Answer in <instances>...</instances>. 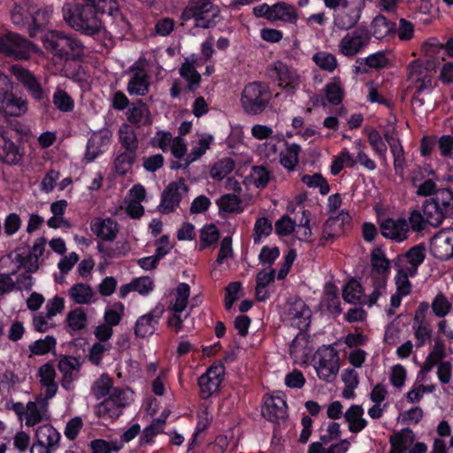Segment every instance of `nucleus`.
Returning a JSON list of instances; mask_svg holds the SVG:
<instances>
[{"mask_svg":"<svg viewBox=\"0 0 453 453\" xmlns=\"http://www.w3.org/2000/svg\"><path fill=\"white\" fill-rule=\"evenodd\" d=\"M101 10L94 5L74 2L65 3L62 14L65 22L74 31L87 36H96L104 31L100 17Z\"/></svg>","mask_w":453,"mask_h":453,"instance_id":"nucleus-1","label":"nucleus"},{"mask_svg":"<svg viewBox=\"0 0 453 453\" xmlns=\"http://www.w3.org/2000/svg\"><path fill=\"white\" fill-rule=\"evenodd\" d=\"M324 5L334 10L333 25L340 31H349L358 23L365 0H323Z\"/></svg>","mask_w":453,"mask_h":453,"instance_id":"nucleus-2","label":"nucleus"},{"mask_svg":"<svg viewBox=\"0 0 453 453\" xmlns=\"http://www.w3.org/2000/svg\"><path fill=\"white\" fill-rule=\"evenodd\" d=\"M219 15V9L211 0H189L181 13V19L195 20L197 27L209 28L215 25V19Z\"/></svg>","mask_w":453,"mask_h":453,"instance_id":"nucleus-3","label":"nucleus"},{"mask_svg":"<svg viewBox=\"0 0 453 453\" xmlns=\"http://www.w3.org/2000/svg\"><path fill=\"white\" fill-rule=\"evenodd\" d=\"M271 100L269 87L262 82H250L247 84L241 96V104L248 114L257 115L262 113Z\"/></svg>","mask_w":453,"mask_h":453,"instance_id":"nucleus-4","label":"nucleus"},{"mask_svg":"<svg viewBox=\"0 0 453 453\" xmlns=\"http://www.w3.org/2000/svg\"><path fill=\"white\" fill-rule=\"evenodd\" d=\"M313 367L319 380L333 382L340 370L339 351L332 345L319 348L313 357Z\"/></svg>","mask_w":453,"mask_h":453,"instance_id":"nucleus-5","label":"nucleus"},{"mask_svg":"<svg viewBox=\"0 0 453 453\" xmlns=\"http://www.w3.org/2000/svg\"><path fill=\"white\" fill-rule=\"evenodd\" d=\"M311 311L308 305L299 297H290L281 313V320L288 326L306 330L311 324Z\"/></svg>","mask_w":453,"mask_h":453,"instance_id":"nucleus-6","label":"nucleus"},{"mask_svg":"<svg viewBox=\"0 0 453 453\" xmlns=\"http://www.w3.org/2000/svg\"><path fill=\"white\" fill-rule=\"evenodd\" d=\"M37 47L21 35L9 33L0 35V52L16 60L28 59Z\"/></svg>","mask_w":453,"mask_h":453,"instance_id":"nucleus-7","label":"nucleus"},{"mask_svg":"<svg viewBox=\"0 0 453 453\" xmlns=\"http://www.w3.org/2000/svg\"><path fill=\"white\" fill-rule=\"evenodd\" d=\"M225 375V366L221 364L211 365L204 373L198 378L200 396L208 399L219 391Z\"/></svg>","mask_w":453,"mask_h":453,"instance_id":"nucleus-8","label":"nucleus"},{"mask_svg":"<svg viewBox=\"0 0 453 453\" xmlns=\"http://www.w3.org/2000/svg\"><path fill=\"white\" fill-rule=\"evenodd\" d=\"M370 37L364 30H352L346 33L339 41V53L347 58H353L361 53L369 44Z\"/></svg>","mask_w":453,"mask_h":453,"instance_id":"nucleus-9","label":"nucleus"},{"mask_svg":"<svg viewBox=\"0 0 453 453\" xmlns=\"http://www.w3.org/2000/svg\"><path fill=\"white\" fill-rule=\"evenodd\" d=\"M428 310L429 303L421 302L414 313L412 329L418 347L424 346L432 337L431 323L426 319Z\"/></svg>","mask_w":453,"mask_h":453,"instance_id":"nucleus-10","label":"nucleus"},{"mask_svg":"<svg viewBox=\"0 0 453 453\" xmlns=\"http://www.w3.org/2000/svg\"><path fill=\"white\" fill-rule=\"evenodd\" d=\"M188 193V187L184 180L171 182L164 190L158 211L168 214L173 212L180 205L181 198Z\"/></svg>","mask_w":453,"mask_h":453,"instance_id":"nucleus-11","label":"nucleus"},{"mask_svg":"<svg viewBox=\"0 0 453 453\" xmlns=\"http://www.w3.org/2000/svg\"><path fill=\"white\" fill-rule=\"evenodd\" d=\"M431 253L441 260L453 257V228H445L436 233L431 240Z\"/></svg>","mask_w":453,"mask_h":453,"instance_id":"nucleus-12","label":"nucleus"},{"mask_svg":"<svg viewBox=\"0 0 453 453\" xmlns=\"http://www.w3.org/2000/svg\"><path fill=\"white\" fill-rule=\"evenodd\" d=\"M11 72L35 101L41 102L43 100L45 91L38 79L31 72L19 65H12Z\"/></svg>","mask_w":453,"mask_h":453,"instance_id":"nucleus-13","label":"nucleus"},{"mask_svg":"<svg viewBox=\"0 0 453 453\" xmlns=\"http://www.w3.org/2000/svg\"><path fill=\"white\" fill-rule=\"evenodd\" d=\"M46 246V239L44 237L37 238L32 249L29 251V259L19 254L14 253L11 257L18 264V267L23 266L27 272H35L39 267V259L42 257Z\"/></svg>","mask_w":453,"mask_h":453,"instance_id":"nucleus-14","label":"nucleus"},{"mask_svg":"<svg viewBox=\"0 0 453 453\" xmlns=\"http://www.w3.org/2000/svg\"><path fill=\"white\" fill-rule=\"evenodd\" d=\"M380 227L385 238L397 242L406 240L409 234V224L403 218L396 219L387 218L380 222Z\"/></svg>","mask_w":453,"mask_h":453,"instance_id":"nucleus-15","label":"nucleus"},{"mask_svg":"<svg viewBox=\"0 0 453 453\" xmlns=\"http://www.w3.org/2000/svg\"><path fill=\"white\" fill-rule=\"evenodd\" d=\"M150 90L149 75L142 67L131 66L129 79L127 84V91L130 96H144Z\"/></svg>","mask_w":453,"mask_h":453,"instance_id":"nucleus-16","label":"nucleus"},{"mask_svg":"<svg viewBox=\"0 0 453 453\" xmlns=\"http://www.w3.org/2000/svg\"><path fill=\"white\" fill-rule=\"evenodd\" d=\"M111 136V131L106 128L94 132L87 143L85 159L92 162L102 154L110 145Z\"/></svg>","mask_w":453,"mask_h":453,"instance_id":"nucleus-17","label":"nucleus"},{"mask_svg":"<svg viewBox=\"0 0 453 453\" xmlns=\"http://www.w3.org/2000/svg\"><path fill=\"white\" fill-rule=\"evenodd\" d=\"M272 77L278 81L280 87L296 89L300 83V76L296 70L290 68L283 62H275L271 67Z\"/></svg>","mask_w":453,"mask_h":453,"instance_id":"nucleus-18","label":"nucleus"},{"mask_svg":"<svg viewBox=\"0 0 453 453\" xmlns=\"http://www.w3.org/2000/svg\"><path fill=\"white\" fill-rule=\"evenodd\" d=\"M262 414L271 422L284 419L287 416V404L284 398L281 395L265 396Z\"/></svg>","mask_w":453,"mask_h":453,"instance_id":"nucleus-19","label":"nucleus"},{"mask_svg":"<svg viewBox=\"0 0 453 453\" xmlns=\"http://www.w3.org/2000/svg\"><path fill=\"white\" fill-rule=\"evenodd\" d=\"M312 352L310 336L305 330L299 331L289 346V353L295 363L304 364Z\"/></svg>","mask_w":453,"mask_h":453,"instance_id":"nucleus-20","label":"nucleus"},{"mask_svg":"<svg viewBox=\"0 0 453 453\" xmlns=\"http://www.w3.org/2000/svg\"><path fill=\"white\" fill-rule=\"evenodd\" d=\"M162 313V310L154 309L147 314L140 316L134 325V334L139 338L153 334Z\"/></svg>","mask_w":453,"mask_h":453,"instance_id":"nucleus-21","label":"nucleus"},{"mask_svg":"<svg viewBox=\"0 0 453 453\" xmlns=\"http://www.w3.org/2000/svg\"><path fill=\"white\" fill-rule=\"evenodd\" d=\"M81 363L79 359L72 356L62 357L58 364V368L62 374V387L65 389L71 388V384L78 378Z\"/></svg>","mask_w":453,"mask_h":453,"instance_id":"nucleus-22","label":"nucleus"},{"mask_svg":"<svg viewBox=\"0 0 453 453\" xmlns=\"http://www.w3.org/2000/svg\"><path fill=\"white\" fill-rule=\"evenodd\" d=\"M426 258V247L418 244L411 248L405 254L398 257L396 265H403L408 269L409 274L416 275L418 266Z\"/></svg>","mask_w":453,"mask_h":453,"instance_id":"nucleus-23","label":"nucleus"},{"mask_svg":"<svg viewBox=\"0 0 453 453\" xmlns=\"http://www.w3.org/2000/svg\"><path fill=\"white\" fill-rule=\"evenodd\" d=\"M48 402L42 397H37L35 401L27 403V415L25 423L27 426H34L42 420L49 419Z\"/></svg>","mask_w":453,"mask_h":453,"instance_id":"nucleus-24","label":"nucleus"},{"mask_svg":"<svg viewBox=\"0 0 453 453\" xmlns=\"http://www.w3.org/2000/svg\"><path fill=\"white\" fill-rule=\"evenodd\" d=\"M90 229L94 234L104 241H112L115 239L119 226L116 221L111 218H95L90 223Z\"/></svg>","mask_w":453,"mask_h":453,"instance_id":"nucleus-25","label":"nucleus"},{"mask_svg":"<svg viewBox=\"0 0 453 453\" xmlns=\"http://www.w3.org/2000/svg\"><path fill=\"white\" fill-rule=\"evenodd\" d=\"M127 119L139 127L150 125L152 123V116L148 105L142 100L130 104L127 112Z\"/></svg>","mask_w":453,"mask_h":453,"instance_id":"nucleus-26","label":"nucleus"},{"mask_svg":"<svg viewBox=\"0 0 453 453\" xmlns=\"http://www.w3.org/2000/svg\"><path fill=\"white\" fill-rule=\"evenodd\" d=\"M365 410L362 405L351 404L344 412L343 418L348 424L349 432L358 434L368 425L367 419L364 417Z\"/></svg>","mask_w":453,"mask_h":453,"instance_id":"nucleus-27","label":"nucleus"},{"mask_svg":"<svg viewBox=\"0 0 453 453\" xmlns=\"http://www.w3.org/2000/svg\"><path fill=\"white\" fill-rule=\"evenodd\" d=\"M414 441V432L409 427L403 428L390 435V449L388 453H406Z\"/></svg>","mask_w":453,"mask_h":453,"instance_id":"nucleus-28","label":"nucleus"},{"mask_svg":"<svg viewBox=\"0 0 453 453\" xmlns=\"http://www.w3.org/2000/svg\"><path fill=\"white\" fill-rule=\"evenodd\" d=\"M423 213L426 217V223L434 227L439 226L444 219L450 216L448 211H445L441 204H439L434 196L425 201L423 204Z\"/></svg>","mask_w":453,"mask_h":453,"instance_id":"nucleus-29","label":"nucleus"},{"mask_svg":"<svg viewBox=\"0 0 453 453\" xmlns=\"http://www.w3.org/2000/svg\"><path fill=\"white\" fill-rule=\"evenodd\" d=\"M423 213L426 217V223L434 227L439 226L444 219L450 216L448 211H445L441 204H439L434 196L425 201L423 204Z\"/></svg>","mask_w":453,"mask_h":453,"instance_id":"nucleus-30","label":"nucleus"},{"mask_svg":"<svg viewBox=\"0 0 453 453\" xmlns=\"http://www.w3.org/2000/svg\"><path fill=\"white\" fill-rule=\"evenodd\" d=\"M372 271L369 279L388 280L390 262L380 250H375L371 255Z\"/></svg>","mask_w":453,"mask_h":453,"instance_id":"nucleus-31","label":"nucleus"},{"mask_svg":"<svg viewBox=\"0 0 453 453\" xmlns=\"http://www.w3.org/2000/svg\"><path fill=\"white\" fill-rule=\"evenodd\" d=\"M85 55V47L82 42L75 35L64 32L62 58L75 60Z\"/></svg>","mask_w":453,"mask_h":453,"instance_id":"nucleus-32","label":"nucleus"},{"mask_svg":"<svg viewBox=\"0 0 453 453\" xmlns=\"http://www.w3.org/2000/svg\"><path fill=\"white\" fill-rule=\"evenodd\" d=\"M22 157L19 149L7 133L0 134V160L9 165L18 164Z\"/></svg>","mask_w":453,"mask_h":453,"instance_id":"nucleus-33","label":"nucleus"},{"mask_svg":"<svg viewBox=\"0 0 453 453\" xmlns=\"http://www.w3.org/2000/svg\"><path fill=\"white\" fill-rule=\"evenodd\" d=\"M60 434L51 425L39 426L35 431L36 443L55 450L60 441Z\"/></svg>","mask_w":453,"mask_h":453,"instance_id":"nucleus-34","label":"nucleus"},{"mask_svg":"<svg viewBox=\"0 0 453 453\" xmlns=\"http://www.w3.org/2000/svg\"><path fill=\"white\" fill-rule=\"evenodd\" d=\"M27 109V100L22 96H16L12 92L0 103V110L10 116L24 115Z\"/></svg>","mask_w":453,"mask_h":453,"instance_id":"nucleus-35","label":"nucleus"},{"mask_svg":"<svg viewBox=\"0 0 453 453\" xmlns=\"http://www.w3.org/2000/svg\"><path fill=\"white\" fill-rule=\"evenodd\" d=\"M298 14L294 6L285 2L273 4L271 22L280 21L283 23L296 24Z\"/></svg>","mask_w":453,"mask_h":453,"instance_id":"nucleus-36","label":"nucleus"},{"mask_svg":"<svg viewBox=\"0 0 453 453\" xmlns=\"http://www.w3.org/2000/svg\"><path fill=\"white\" fill-rule=\"evenodd\" d=\"M70 298L77 304H90L96 301L93 288L84 283H76L68 291Z\"/></svg>","mask_w":453,"mask_h":453,"instance_id":"nucleus-37","label":"nucleus"},{"mask_svg":"<svg viewBox=\"0 0 453 453\" xmlns=\"http://www.w3.org/2000/svg\"><path fill=\"white\" fill-rule=\"evenodd\" d=\"M64 32L51 30L42 37V42L47 51L62 58Z\"/></svg>","mask_w":453,"mask_h":453,"instance_id":"nucleus-38","label":"nucleus"},{"mask_svg":"<svg viewBox=\"0 0 453 453\" xmlns=\"http://www.w3.org/2000/svg\"><path fill=\"white\" fill-rule=\"evenodd\" d=\"M213 136L208 134H203L198 137V140L193 145L190 153L184 158V166H188L191 163L198 160L209 150Z\"/></svg>","mask_w":453,"mask_h":453,"instance_id":"nucleus-39","label":"nucleus"},{"mask_svg":"<svg viewBox=\"0 0 453 453\" xmlns=\"http://www.w3.org/2000/svg\"><path fill=\"white\" fill-rule=\"evenodd\" d=\"M395 31V24L383 15H377L371 23V33L378 40L386 38Z\"/></svg>","mask_w":453,"mask_h":453,"instance_id":"nucleus-40","label":"nucleus"},{"mask_svg":"<svg viewBox=\"0 0 453 453\" xmlns=\"http://www.w3.org/2000/svg\"><path fill=\"white\" fill-rule=\"evenodd\" d=\"M190 296V287L187 283H180L177 286L173 298L170 301L168 309L171 311H183L188 305V300Z\"/></svg>","mask_w":453,"mask_h":453,"instance_id":"nucleus-41","label":"nucleus"},{"mask_svg":"<svg viewBox=\"0 0 453 453\" xmlns=\"http://www.w3.org/2000/svg\"><path fill=\"white\" fill-rule=\"evenodd\" d=\"M301 148L296 143H287L286 149L280 152V165L288 171H294L299 162Z\"/></svg>","mask_w":453,"mask_h":453,"instance_id":"nucleus-42","label":"nucleus"},{"mask_svg":"<svg viewBox=\"0 0 453 453\" xmlns=\"http://www.w3.org/2000/svg\"><path fill=\"white\" fill-rule=\"evenodd\" d=\"M423 55L427 58L428 66L435 65V59L442 58L445 52V48L436 38L427 40L421 48Z\"/></svg>","mask_w":453,"mask_h":453,"instance_id":"nucleus-43","label":"nucleus"},{"mask_svg":"<svg viewBox=\"0 0 453 453\" xmlns=\"http://www.w3.org/2000/svg\"><path fill=\"white\" fill-rule=\"evenodd\" d=\"M311 59L320 70L329 73H334L338 66L336 57L328 51H318L313 54Z\"/></svg>","mask_w":453,"mask_h":453,"instance_id":"nucleus-44","label":"nucleus"},{"mask_svg":"<svg viewBox=\"0 0 453 453\" xmlns=\"http://www.w3.org/2000/svg\"><path fill=\"white\" fill-rule=\"evenodd\" d=\"M112 388H114L112 379L107 373H103L92 384L90 392L96 399L99 400L110 395Z\"/></svg>","mask_w":453,"mask_h":453,"instance_id":"nucleus-45","label":"nucleus"},{"mask_svg":"<svg viewBox=\"0 0 453 453\" xmlns=\"http://www.w3.org/2000/svg\"><path fill=\"white\" fill-rule=\"evenodd\" d=\"M119 141L126 150L136 153L138 139L134 129L129 124H122L119 129Z\"/></svg>","mask_w":453,"mask_h":453,"instance_id":"nucleus-46","label":"nucleus"},{"mask_svg":"<svg viewBox=\"0 0 453 453\" xmlns=\"http://www.w3.org/2000/svg\"><path fill=\"white\" fill-rule=\"evenodd\" d=\"M57 346V339L53 335L36 340L28 345L31 355L43 356L53 350Z\"/></svg>","mask_w":453,"mask_h":453,"instance_id":"nucleus-47","label":"nucleus"},{"mask_svg":"<svg viewBox=\"0 0 453 453\" xmlns=\"http://www.w3.org/2000/svg\"><path fill=\"white\" fill-rule=\"evenodd\" d=\"M396 266V274L395 276V284L396 287V291L402 295L409 296L411 293V283L409 280L410 277H414L415 275L409 274V271L404 267L403 265H395Z\"/></svg>","mask_w":453,"mask_h":453,"instance_id":"nucleus-48","label":"nucleus"},{"mask_svg":"<svg viewBox=\"0 0 453 453\" xmlns=\"http://www.w3.org/2000/svg\"><path fill=\"white\" fill-rule=\"evenodd\" d=\"M388 145L394 157V168L395 174L403 177L405 157L403 146L399 140H389Z\"/></svg>","mask_w":453,"mask_h":453,"instance_id":"nucleus-49","label":"nucleus"},{"mask_svg":"<svg viewBox=\"0 0 453 453\" xmlns=\"http://www.w3.org/2000/svg\"><path fill=\"white\" fill-rule=\"evenodd\" d=\"M217 204L219 211L227 213H240L243 211L240 197L234 194H226L221 196L218 199Z\"/></svg>","mask_w":453,"mask_h":453,"instance_id":"nucleus-50","label":"nucleus"},{"mask_svg":"<svg viewBox=\"0 0 453 453\" xmlns=\"http://www.w3.org/2000/svg\"><path fill=\"white\" fill-rule=\"evenodd\" d=\"M369 284L372 288L371 292L367 296V304L369 307L376 304L380 297H383L387 294V283L386 280L380 279H369Z\"/></svg>","mask_w":453,"mask_h":453,"instance_id":"nucleus-51","label":"nucleus"},{"mask_svg":"<svg viewBox=\"0 0 453 453\" xmlns=\"http://www.w3.org/2000/svg\"><path fill=\"white\" fill-rule=\"evenodd\" d=\"M96 413L105 420H112L119 418L122 411L107 397L96 405Z\"/></svg>","mask_w":453,"mask_h":453,"instance_id":"nucleus-52","label":"nucleus"},{"mask_svg":"<svg viewBox=\"0 0 453 453\" xmlns=\"http://www.w3.org/2000/svg\"><path fill=\"white\" fill-rule=\"evenodd\" d=\"M180 74L187 81L189 90L194 91L199 87L201 75L191 63H183L180 68Z\"/></svg>","mask_w":453,"mask_h":453,"instance_id":"nucleus-53","label":"nucleus"},{"mask_svg":"<svg viewBox=\"0 0 453 453\" xmlns=\"http://www.w3.org/2000/svg\"><path fill=\"white\" fill-rule=\"evenodd\" d=\"M325 95L328 103L333 105H338L342 100V88L339 78H333L331 82L324 88Z\"/></svg>","mask_w":453,"mask_h":453,"instance_id":"nucleus-54","label":"nucleus"},{"mask_svg":"<svg viewBox=\"0 0 453 453\" xmlns=\"http://www.w3.org/2000/svg\"><path fill=\"white\" fill-rule=\"evenodd\" d=\"M234 168V162L230 157L223 158L213 165L211 176L214 180H222L227 177Z\"/></svg>","mask_w":453,"mask_h":453,"instance_id":"nucleus-55","label":"nucleus"},{"mask_svg":"<svg viewBox=\"0 0 453 453\" xmlns=\"http://www.w3.org/2000/svg\"><path fill=\"white\" fill-rule=\"evenodd\" d=\"M108 398L122 411L133 401V392L128 388H114Z\"/></svg>","mask_w":453,"mask_h":453,"instance_id":"nucleus-56","label":"nucleus"},{"mask_svg":"<svg viewBox=\"0 0 453 453\" xmlns=\"http://www.w3.org/2000/svg\"><path fill=\"white\" fill-rule=\"evenodd\" d=\"M342 296L347 303H361L363 297V289L361 284L356 280H349L343 289Z\"/></svg>","mask_w":453,"mask_h":453,"instance_id":"nucleus-57","label":"nucleus"},{"mask_svg":"<svg viewBox=\"0 0 453 453\" xmlns=\"http://www.w3.org/2000/svg\"><path fill=\"white\" fill-rule=\"evenodd\" d=\"M55 326L53 318L46 312H36L32 317V327L36 332L45 333Z\"/></svg>","mask_w":453,"mask_h":453,"instance_id":"nucleus-58","label":"nucleus"},{"mask_svg":"<svg viewBox=\"0 0 453 453\" xmlns=\"http://www.w3.org/2000/svg\"><path fill=\"white\" fill-rule=\"evenodd\" d=\"M52 102L55 107L62 112H70L74 108V101L63 89H57L52 96Z\"/></svg>","mask_w":453,"mask_h":453,"instance_id":"nucleus-59","label":"nucleus"},{"mask_svg":"<svg viewBox=\"0 0 453 453\" xmlns=\"http://www.w3.org/2000/svg\"><path fill=\"white\" fill-rule=\"evenodd\" d=\"M219 239V233L217 226L213 224L204 226L200 232V250H203L214 243Z\"/></svg>","mask_w":453,"mask_h":453,"instance_id":"nucleus-60","label":"nucleus"},{"mask_svg":"<svg viewBox=\"0 0 453 453\" xmlns=\"http://www.w3.org/2000/svg\"><path fill=\"white\" fill-rule=\"evenodd\" d=\"M431 308L436 317L444 318L450 312L452 303L443 294H438L433 299Z\"/></svg>","mask_w":453,"mask_h":453,"instance_id":"nucleus-61","label":"nucleus"},{"mask_svg":"<svg viewBox=\"0 0 453 453\" xmlns=\"http://www.w3.org/2000/svg\"><path fill=\"white\" fill-rule=\"evenodd\" d=\"M87 315L81 308L71 311L66 317L68 326L73 331H79L87 326Z\"/></svg>","mask_w":453,"mask_h":453,"instance_id":"nucleus-62","label":"nucleus"},{"mask_svg":"<svg viewBox=\"0 0 453 453\" xmlns=\"http://www.w3.org/2000/svg\"><path fill=\"white\" fill-rule=\"evenodd\" d=\"M135 153L126 150L119 154L114 161V168L118 174L123 175L127 173L134 161Z\"/></svg>","mask_w":453,"mask_h":453,"instance_id":"nucleus-63","label":"nucleus"},{"mask_svg":"<svg viewBox=\"0 0 453 453\" xmlns=\"http://www.w3.org/2000/svg\"><path fill=\"white\" fill-rule=\"evenodd\" d=\"M89 447L92 453H111L119 451L122 445L117 441H107L103 439H96L91 441Z\"/></svg>","mask_w":453,"mask_h":453,"instance_id":"nucleus-64","label":"nucleus"}]
</instances>
